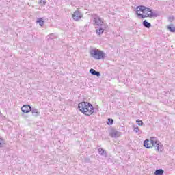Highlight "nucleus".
Masks as SVG:
<instances>
[{"instance_id": "nucleus-18", "label": "nucleus", "mask_w": 175, "mask_h": 175, "mask_svg": "<svg viewBox=\"0 0 175 175\" xmlns=\"http://www.w3.org/2000/svg\"><path fill=\"white\" fill-rule=\"evenodd\" d=\"M164 170L162 169L156 170L154 172V175H162L164 173Z\"/></svg>"}, {"instance_id": "nucleus-20", "label": "nucleus", "mask_w": 175, "mask_h": 175, "mask_svg": "<svg viewBox=\"0 0 175 175\" xmlns=\"http://www.w3.org/2000/svg\"><path fill=\"white\" fill-rule=\"evenodd\" d=\"M38 3L40 5V6H46V3H47V1H46V0H40Z\"/></svg>"}, {"instance_id": "nucleus-16", "label": "nucleus", "mask_w": 175, "mask_h": 175, "mask_svg": "<svg viewBox=\"0 0 175 175\" xmlns=\"http://www.w3.org/2000/svg\"><path fill=\"white\" fill-rule=\"evenodd\" d=\"M104 32H105V29H103V27H99L96 31V33L97 35H102V33H103Z\"/></svg>"}, {"instance_id": "nucleus-15", "label": "nucleus", "mask_w": 175, "mask_h": 175, "mask_svg": "<svg viewBox=\"0 0 175 175\" xmlns=\"http://www.w3.org/2000/svg\"><path fill=\"white\" fill-rule=\"evenodd\" d=\"M167 29L170 31V32H175V27L174 25H173L172 23L170 24L167 26Z\"/></svg>"}, {"instance_id": "nucleus-6", "label": "nucleus", "mask_w": 175, "mask_h": 175, "mask_svg": "<svg viewBox=\"0 0 175 175\" xmlns=\"http://www.w3.org/2000/svg\"><path fill=\"white\" fill-rule=\"evenodd\" d=\"M121 135V133L118 131H117L114 128H111L109 131V135L111 137H118Z\"/></svg>"}, {"instance_id": "nucleus-19", "label": "nucleus", "mask_w": 175, "mask_h": 175, "mask_svg": "<svg viewBox=\"0 0 175 175\" xmlns=\"http://www.w3.org/2000/svg\"><path fill=\"white\" fill-rule=\"evenodd\" d=\"M37 23L40 25V27H43L44 25V21L42 18H38L37 19Z\"/></svg>"}, {"instance_id": "nucleus-7", "label": "nucleus", "mask_w": 175, "mask_h": 175, "mask_svg": "<svg viewBox=\"0 0 175 175\" xmlns=\"http://www.w3.org/2000/svg\"><path fill=\"white\" fill-rule=\"evenodd\" d=\"M81 17H83V14H81V12L79 10H76L72 14V18L75 21H79V20L81 19Z\"/></svg>"}, {"instance_id": "nucleus-14", "label": "nucleus", "mask_w": 175, "mask_h": 175, "mask_svg": "<svg viewBox=\"0 0 175 175\" xmlns=\"http://www.w3.org/2000/svg\"><path fill=\"white\" fill-rule=\"evenodd\" d=\"M142 25L145 27V28H151V23L148 22L147 20H144L142 23Z\"/></svg>"}, {"instance_id": "nucleus-11", "label": "nucleus", "mask_w": 175, "mask_h": 175, "mask_svg": "<svg viewBox=\"0 0 175 175\" xmlns=\"http://www.w3.org/2000/svg\"><path fill=\"white\" fill-rule=\"evenodd\" d=\"M30 111H31V114L34 117H38V116L40 114V112L38 111V109L36 108H31Z\"/></svg>"}, {"instance_id": "nucleus-24", "label": "nucleus", "mask_w": 175, "mask_h": 175, "mask_svg": "<svg viewBox=\"0 0 175 175\" xmlns=\"http://www.w3.org/2000/svg\"><path fill=\"white\" fill-rule=\"evenodd\" d=\"M133 131L134 132H136V133H139V132H140V129H139L138 126L134 127Z\"/></svg>"}, {"instance_id": "nucleus-10", "label": "nucleus", "mask_w": 175, "mask_h": 175, "mask_svg": "<svg viewBox=\"0 0 175 175\" xmlns=\"http://www.w3.org/2000/svg\"><path fill=\"white\" fill-rule=\"evenodd\" d=\"M90 73L93 76H97V77H99L100 76V72L98 71L95 70L93 68H91L90 70Z\"/></svg>"}, {"instance_id": "nucleus-5", "label": "nucleus", "mask_w": 175, "mask_h": 175, "mask_svg": "<svg viewBox=\"0 0 175 175\" xmlns=\"http://www.w3.org/2000/svg\"><path fill=\"white\" fill-rule=\"evenodd\" d=\"M93 18V21L95 22V24H96V25H99L100 27H101V25H103V21H102V19L100 18V17H99V16H98V14H94Z\"/></svg>"}, {"instance_id": "nucleus-25", "label": "nucleus", "mask_w": 175, "mask_h": 175, "mask_svg": "<svg viewBox=\"0 0 175 175\" xmlns=\"http://www.w3.org/2000/svg\"><path fill=\"white\" fill-rule=\"evenodd\" d=\"M173 20H174V18L173 16L168 18V21H170V23H172Z\"/></svg>"}, {"instance_id": "nucleus-3", "label": "nucleus", "mask_w": 175, "mask_h": 175, "mask_svg": "<svg viewBox=\"0 0 175 175\" xmlns=\"http://www.w3.org/2000/svg\"><path fill=\"white\" fill-rule=\"evenodd\" d=\"M136 9H139V12L145 13V14L148 15V17H150V18H152V17H158V14L154 13V12H152V10L144 5L137 6Z\"/></svg>"}, {"instance_id": "nucleus-2", "label": "nucleus", "mask_w": 175, "mask_h": 175, "mask_svg": "<svg viewBox=\"0 0 175 175\" xmlns=\"http://www.w3.org/2000/svg\"><path fill=\"white\" fill-rule=\"evenodd\" d=\"M90 55L94 58V59H105V57L106 55L103 52V51L99 49H93L90 52Z\"/></svg>"}, {"instance_id": "nucleus-12", "label": "nucleus", "mask_w": 175, "mask_h": 175, "mask_svg": "<svg viewBox=\"0 0 175 175\" xmlns=\"http://www.w3.org/2000/svg\"><path fill=\"white\" fill-rule=\"evenodd\" d=\"M98 151L100 155H101L102 157H107V152H106V150H105V149L100 148L98 149Z\"/></svg>"}, {"instance_id": "nucleus-4", "label": "nucleus", "mask_w": 175, "mask_h": 175, "mask_svg": "<svg viewBox=\"0 0 175 175\" xmlns=\"http://www.w3.org/2000/svg\"><path fill=\"white\" fill-rule=\"evenodd\" d=\"M150 144L154 146L157 152H162L163 151V145H162L161 142L158 141L157 137H153V139L150 141Z\"/></svg>"}, {"instance_id": "nucleus-13", "label": "nucleus", "mask_w": 175, "mask_h": 175, "mask_svg": "<svg viewBox=\"0 0 175 175\" xmlns=\"http://www.w3.org/2000/svg\"><path fill=\"white\" fill-rule=\"evenodd\" d=\"M139 12H140V10H139V9H137L136 14H137V16H138V17H140L141 18H146V17H148V15H144L143 14H140V13H139Z\"/></svg>"}, {"instance_id": "nucleus-1", "label": "nucleus", "mask_w": 175, "mask_h": 175, "mask_svg": "<svg viewBox=\"0 0 175 175\" xmlns=\"http://www.w3.org/2000/svg\"><path fill=\"white\" fill-rule=\"evenodd\" d=\"M78 109L85 116H91L95 111V108H94L92 104L85 101L79 103L78 104Z\"/></svg>"}, {"instance_id": "nucleus-9", "label": "nucleus", "mask_w": 175, "mask_h": 175, "mask_svg": "<svg viewBox=\"0 0 175 175\" xmlns=\"http://www.w3.org/2000/svg\"><path fill=\"white\" fill-rule=\"evenodd\" d=\"M31 107H30L29 105H25L21 107V111H23V113H29V111H31Z\"/></svg>"}, {"instance_id": "nucleus-22", "label": "nucleus", "mask_w": 175, "mask_h": 175, "mask_svg": "<svg viewBox=\"0 0 175 175\" xmlns=\"http://www.w3.org/2000/svg\"><path fill=\"white\" fill-rule=\"evenodd\" d=\"M3 144H5V140L0 136V148L1 147H3Z\"/></svg>"}, {"instance_id": "nucleus-23", "label": "nucleus", "mask_w": 175, "mask_h": 175, "mask_svg": "<svg viewBox=\"0 0 175 175\" xmlns=\"http://www.w3.org/2000/svg\"><path fill=\"white\" fill-rule=\"evenodd\" d=\"M136 122H137V125H139V126H143V125L144 124V123H143V121H142L140 120H137Z\"/></svg>"}, {"instance_id": "nucleus-17", "label": "nucleus", "mask_w": 175, "mask_h": 175, "mask_svg": "<svg viewBox=\"0 0 175 175\" xmlns=\"http://www.w3.org/2000/svg\"><path fill=\"white\" fill-rule=\"evenodd\" d=\"M47 40H53V39H55L57 38V36H55V33H51L47 36Z\"/></svg>"}, {"instance_id": "nucleus-21", "label": "nucleus", "mask_w": 175, "mask_h": 175, "mask_svg": "<svg viewBox=\"0 0 175 175\" xmlns=\"http://www.w3.org/2000/svg\"><path fill=\"white\" fill-rule=\"evenodd\" d=\"M113 122H114V120H113L111 118H109L107 122V125H111L112 124H113Z\"/></svg>"}, {"instance_id": "nucleus-8", "label": "nucleus", "mask_w": 175, "mask_h": 175, "mask_svg": "<svg viewBox=\"0 0 175 175\" xmlns=\"http://www.w3.org/2000/svg\"><path fill=\"white\" fill-rule=\"evenodd\" d=\"M151 140H154V137H150V139H146L144 141V146L146 147V148H151V145L152 146Z\"/></svg>"}]
</instances>
